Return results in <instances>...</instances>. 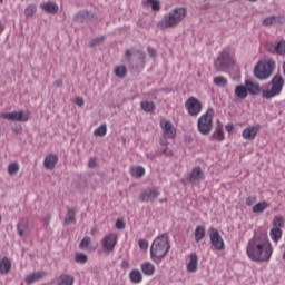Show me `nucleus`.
Wrapping results in <instances>:
<instances>
[{
  "label": "nucleus",
  "instance_id": "5701e85b",
  "mask_svg": "<svg viewBox=\"0 0 285 285\" xmlns=\"http://www.w3.org/2000/svg\"><path fill=\"white\" fill-rule=\"evenodd\" d=\"M225 136H224V129L222 126L216 127L215 131L209 137L210 141H224Z\"/></svg>",
  "mask_w": 285,
  "mask_h": 285
},
{
  "label": "nucleus",
  "instance_id": "0eeeda50",
  "mask_svg": "<svg viewBox=\"0 0 285 285\" xmlns=\"http://www.w3.org/2000/svg\"><path fill=\"white\" fill-rule=\"evenodd\" d=\"M275 70V61L268 60V61H258L257 65L254 68V76L256 79H268L271 75H273V71Z\"/></svg>",
  "mask_w": 285,
  "mask_h": 285
},
{
  "label": "nucleus",
  "instance_id": "79ce46f5",
  "mask_svg": "<svg viewBox=\"0 0 285 285\" xmlns=\"http://www.w3.org/2000/svg\"><path fill=\"white\" fill-rule=\"evenodd\" d=\"M37 12V4H29L24 9V17H32Z\"/></svg>",
  "mask_w": 285,
  "mask_h": 285
},
{
  "label": "nucleus",
  "instance_id": "20e7f679",
  "mask_svg": "<svg viewBox=\"0 0 285 285\" xmlns=\"http://www.w3.org/2000/svg\"><path fill=\"white\" fill-rule=\"evenodd\" d=\"M124 59L127 66L132 70H137L139 66H141V68L146 66V53L139 49H136L134 52L132 50L127 49L125 51Z\"/></svg>",
  "mask_w": 285,
  "mask_h": 285
},
{
  "label": "nucleus",
  "instance_id": "9d476101",
  "mask_svg": "<svg viewBox=\"0 0 285 285\" xmlns=\"http://www.w3.org/2000/svg\"><path fill=\"white\" fill-rule=\"evenodd\" d=\"M204 170H202V167L196 166L190 173L186 174L180 181L181 184H199V181H204Z\"/></svg>",
  "mask_w": 285,
  "mask_h": 285
},
{
  "label": "nucleus",
  "instance_id": "864d4df0",
  "mask_svg": "<svg viewBox=\"0 0 285 285\" xmlns=\"http://www.w3.org/2000/svg\"><path fill=\"white\" fill-rule=\"evenodd\" d=\"M101 41H104V38H96L92 40V42L90 43V46H99V43H101Z\"/></svg>",
  "mask_w": 285,
  "mask_h": 285
},
{
  "label": "nucleus",
  "instance_id": "72a5a7b5",
  "mask_svg": "<svg viewBox=\"0 0 285 285\" xmlns=\"http://www.w3.org/2000/svg\"><path fill=\"white\" fill-rule=\"evenodd\" d=\"M214 86H218V88H226V86H228V79L224 76H217L214 78Z\"/></svg>",
  "mask_w": 285,
  "mask_h": 285
},
{
  "label": "nucleus",
  "instance_id": "603ef678",
  "mask_svg": "<svg viewBox=\"0 0 285 285\" xmlns=\"http://www.w3.org/2000/svg\"><path fill=\"white\" fill-rule=\"evenodd\" d=\"M88 168H97V159L96 158H90L88 160Z\"/></svg>",
  "mask_w": 285,
  "mask_h": 285
},
{
  "label": "nucleus",
  "instance_id": "e2e57ef3",
  "mask_svg": "<svg viewBox=\"0 0 285 285\" xmlns=\"http://www.w3.org/2000/svg\"><path fill=\"white\" fill-rule=\"evenodd\" d=\"M1 32H3V24H1V22H0V35H1Z\"/></svg>",
  "mask_w": 285,
  "mask_h": 285
},
{
  "label": "nucleus",
  "instance_id": "58836bf2",
  "mask_svg": "<svg viewBox=\"0 0 285 285\" xmlns=\"http://www.w3.org/2000/svg\"><path fill=\"white\" fill-rule=\"evenodd\" d=\"M274 52L276 55H285V40H281L274 46Z\"/></svg>",
  "mask_w": 285,
  "mask_h": 285
},
{
  "label": "nucleus",
  "instance_id": "1a4fd4ad",
  "mask_svg": "<svg viewBox=\"0 0 285 285\" xmlns=\"http://www.w3.org/2000/svg\"><path fill=\"white\" fill-rule=\"evenodd\" d=\"M203 108L204 105L196 97L191 96L185 101V109L187 110L189 117H197V115L202 112Z\"/></svg>",
  "mask_w": 285,
  "mask_h": 285
},
{
  "label": "nucleus",
  "instance_id": "338daca9",
  "mask_svg": "<svg viewBox=\"0 0 285 285\" xmlns=\"http://www.w3.org/2000/svg\"><path fill=\"white\" fill-rule=\"evenodd\" d=\"M0 224H1V216H0Z\"/></svg>",
  "mask_w": 285,
  "mask_h": 285
},
{
  "label": "nucleus",
  "instance_id": "c9c22d12",
  "mask_svg": "<svg viewBox=\"0 0 285 285\" xmlns=\"http://www.w3.org/2000/svg\"><path fill=\"white\" fill-rule=\"evenodd\" d=\"M140 108L145 112H153L155 110V102L154 101H141L140 102Z\"/></svg>",
  "mask_w": 285,
  "mask_h": 285
},
{
  "label": "nucleus",
  "instance_id": "f704fd0d",
  "mask_svg": "<svg viewBox=\"0 0 285 285\" xmlns=\"http://www.w3.org/2000/svg\"><path fill=\"white\" fill-rule=\"evenodd\" d=\"M272 240H274L276 244L282 239V229L279 227L273 228L269 232Z\"/></svg>",
  "mask_w": 285,
  "mask_h": 285
},
{
  "label": "nucleus",
  "instance_id": "4be33fe9",
  "mask_svg": "<svg viewBox=\"0 0 285 285\" xmlns=\"http://www.w3.org/2000/svg\"><path fill=\"white\" fill-rule=\"evenodd\" d=\"M245 86H246L247 92H249V95H259V92L262 90L259 87V83H255L250 80H246Z\"/></svg>",
  "mask_w": 285,
  "mask_h": 285
},
{
  "label": "nucleus",
  "instance_id": "7c9ffc66",
  "mask_svg": "<svg viewBox=\"0 0 285 285\" xmlns=\"http://www.w3.org/2000/svg\"><path fill=\"white\" fill-rule=\"evenodd\" d=\"M17 232H18L19 237H23V235H26V233H28V222L21 219L17 224Z\"/></svg>",
  "mask_w": 285,
  "mask_h": 285
},
{
  "label": "nucleus",
  "instance_id": "393cba45",
  "mask_svg": "<svg viewBox=\"0 0 285 285\" xmlns=\"http://www.w3.org/2000/svg\"><path fill=\"white\" fill-rule=\"evenodd\" d=\"M235 95L238 99H246L248 97V89L244 85H238L235 88Z\"/></svg>",
  "mask_w": 285,
  "mask_h": 285
},
{
  "label": "nucleus",
  "instance_id": "3c124183",
  "mask_svg": "<svg viewBox=\"0 0 285 285\" xmlns=\"http://www.w3.org/2000/svg\"><path fill=\"white\" fill-rule=\"evenodd\" d=\"M147 52H148L149 57H151V58L157 57V50L155 48L148 47Z\"/></svg>",
  "mask_w": 285,
  "mask_h": 285
},
{
  "label": "nucleus",
  "instance_id": "69168bd1",
  "mask_svg": "<svg viewBox=\"0 0 285 285\" xmlns=\"http://www.w3.org/2000/svg\"><path fill=\"white\" fill-rule=\"evenodd\" d=\"M49 219H50V216H47L46 222L48 223Z\"/></svg>",
  "mask_w": 285,
  "mask_h": 285
},
{
  "label": "nucleus",
  "instance_id": "473e14b6",
  "mask_svg": "<svg viewBox=\"0 0 285 285\" xmlns=\"http://www.w3.org/2000/svg\"><path fill=\"white\" fill-rule=\"evenodd\" d=\"M116 77L119 79H126V75H128V69H126V66H117L114 70Z\"/></svg>",
  "mask_w": 285,
  "mask_h": 285
},
{
  "label": "nucleus",
  "instance_id": "a19ab883",
  "mask_svg": "<svg viewBox=\"0 0 285 285\" xmlns=\"http://www.w3.org/2000/svg\"><path fill=\"white\" fill-rule=\"evenodd\" d=\"M75 262H77V264H86V262H88V256L83 253H76Z\"/></svg>",
  "mask_w": 285,
  "mask_h": 285
},
{
  "label": "nucleus",
  "instance_id": "f8f14e48",
  "mask_svg": "<svg viewBox=\"0 0 285 285\" xmlns=\"http://www.w3.org/2000/svg\"><path fill=\"white\" fill-rule=\"evenodd\" d=\"M159 195H161V193H159V188H147L139 194V202L153 204L157 202Z\"/></svg>",
  "mask_w": 285,
  "mask_h": 285
},
{
  "label": "nucleus",
  "instance_id": "a211bd4d",
  "mask_svg": "<svg viewBox=\"0 0 285 285\" xmlns=\"http://www.w3.org/2000/svg\"><path fill=\"white\" fill-rule=\"evenodd\" d=\"M58 161L59 156H57V154H49L45 157L43 166L47 168V170H55Z\"/></svg>",
  "mask_w": 285,
  "mask_h": 285
},
{
  "label": "nucleus",
  "instance_id": "8fccbe9b",
  "mask_svg": "<svg viewBox=\"0 0 285 285\" xmlns=\"http://www.w3.org/2000/svg\"><path fill=\"white\" fill-rule=\"evenodd\" d=\"M116 228H118V230H124V228H126V223H124V220H121V219H117Z\"/></svg>",
  "mask_w": 285,
  "mask_h": 285
},
{
  "label": "nucleus",
  "instance_id": "ea45409f",
  "mask_svg": "<svg viewBox=\"0 0 285 285\" xmlns=\"http://www.w3.org/2000/svg\"><path fill=\"white\" fill-rule=\"evenodd\" d=\"M106 132H108V127L106 125H101L95 129L94 135L95 137H105Z\"/></svg>",
  "mask_w": 285,
  "mask_h": 285
},
{
  "label": "nucleus",
  "instance_id": "680f3d73",
  "mask_svg": "<svg viewBox=\"0 0 285 285\" xmlns=\"http://www.w3.org/2000/svg\"><path fill=\"white\" fill-rule=\"evenodd\" d=\"M160 144H161V146H168V142H166L164 140H161Z\"/></svg>",
  "mask_w": 285,
  "mask_h": 285
},
{
  "label": "nucleus",
  "instance_id": "09e8293b",
  "mask_svg": "<svg viewBox=\"0 0 285 285\" xmlns=\"http://www.w3.org/2000/svg\"><path fill=\"white\" fill-rule=\"evenodd\" d=\"M257 202V197L255 196H248L246 199V206H253Z\"/></svg>",
  "mask_w": 285,
  "mask_h": 285
},
{
  "label": "nucleus",
  "instance_id": "37998d69",
  "mask_svg": "<svg viewBox=\"0 0 285 285\" xmlns=\"http://www.w3.org/2000/svg\"><path fill=\"white\" fill-rule=\"evenodd\" d=\"M90 244H92V239L88 236L83 237L82 240L79 244V248L81 250L88 248V246H90Z\"/></svg>",
  "mask_w": 285,
  "mask_h": 285
},
{
  "label": "nucleus",
  "instance_id": "2f4dec72",
  "mask_svg": "<svg viewBox=\"0 0 285 285\" xmlns=\"http://www.w3.org/2000/svg\"><path fill=\"white\" fill-rule=\"evenodd\" d=\"M129 278L131 279L132 284H139V282L144 279V276L139 269H132L129 274Z\"/></svg>",
  "mask_w": 285,
  "mask_h": 285
},
{
  "label": "nucleus",
  "instance_id": "423d86ee",
  "mask_svg": "<svg viewBox=\"0 0 285 285\" xmlns=\"http://www.w3.org/2000/svg\"><path fill=\"white\" fill-rule=\"evenodd\" d=\"M215 116V110L213 108H208L207 111L202 115L197 120V128L200 135L207 137L213 132V117Z\"/></svg>",
  "mask_w": 285,
  "mask_h": 285
},
{
  "label": "nucleus",
  "instance_id": "cd10ccee",
  "mask_svg": "<svg viewBox=\"0 0 285 285\" xmlns=\"http://www.w3.org/2000/svg\"><path fill=\"white\" fill-rule=\"evenodd\" d=\"M75 284V277L72 275L62 274L58 278V285H72Z\"/></svg>",
  "mask_w": 285,
  "mask_h": 285
},
{
  "label": "nucleus",
  "instance_id": "c03bdc74",
  "mask_svg": "<svg viewBox=\"0 0 285 285\" xmlns=\"http://www.w3.org/2000/svg\"><path fill=\"white\" fill-rule=\"evenodd\" d=\"M88 17H90V12L89 11H79L76 14V19H77V21H80V23H83V20L88 19Z\"/></svg>",
  "mask_w": 285,
  "mask_h": 285
},
{
  "label": "nucleus",
  "instance_id": "e433bc0d",
  "mask_svg": "<svg viewBox=\"0 0 285 285\" xmlns=\"http://www.w3.org/2000/svg\"><path fill=\"white\" fill-rule=\"evenodd\" d=\"M146 4L150 6L154 12H159V10H161V2H159V0H146Z\"/></svg>",
  "mask_w": 285,
  "mask_h": 285
},
{
  "label": "nucleus",
  "instance_id": "4d7b16f0",
  "mask_svg": "<svg viewBox=\"0 0 285 285\" xmlns=\"http://www.w3.org/2000/svg\"><path fill=\"white\" fill-rule=\"evenodd\" d=\"M225 130H227V132H233V130H235V126L233 124H228L225 126Z\"/></svg>",
  "mask_w": 285,
  "mask_h": 285
},
{
  "label": "nucleus",
  "instance_id": "412c9836",
  "mask_svg": "<svg viewBox=\"0 0 285 285\" xmlns=\"http://www.w3.org/2000/svg\"><path fill=\"white\" fill-rule=\"evenodd\" d=\"M11 268H12V261H10V258L4 256L0 261V273H1V275H8V273H10Z\"/></svg>",
  "mask_w": 285,
  "mask_h": 285
},
{
  "label": "nucleus",
  "instance_id": "9b49d317",
  "mask_svg": "<svg viewBox=\"0 0 285 285\" xmlns=\"http://www.w3.org/2000/svg\"><path fill=\"white\" fill-rule=\"evenodd\" d=\"M1 119H7V121H21L26 122L30 119V114L28 111H12L3 112L0 115Z\"/></svg>",
  "mask_w": 285,
  "mask_h": 285
},
{
  "label": "nucleus",
  "instance_id": "f3484780",
  "mask_svg": "<svg viewBox=\"0 0 285 285\" xmlns=\"http://www.w3.org/2000/svg\"><path fill=\"white\" fill-rule=\"evenodd\" d=\"M282 23H285V16H282V14L269 16L263 20V26H265V28H271V26H277Z\"/></svg>",
  "mask_w": 285,
  "mask_h": 285
},
{
  "label": "nucleus",
  "instance_id": "c756f323",
  "mask_svg": "<svg viewBox=\"0 0 285 285\" xmlns=\"http://www.w3.org/2000/svg\"><path fill=\"white\" fill-rule=\"evenodd\" d=\"M204 237H206V228L202 225H198L195 229L196 244H199V242H202V239H204Z\"/></svg>",
  "mask_w": 285,
  "mask_h": 285
},
{
  "label": "nucleus",
  "instance_id": "0e129e2a",
  "mask_svg": "<svg viewBox=\"0 0 285 285\" xmlns=\"http://www.w3.org/2000/svg\"><path fill=\"white\" fill-rule=\"evenodd\" d=\"M248 1H250L252 3H255L257 0H248Z\"/></svg>",
  "mask_w": 285,
  "mask_h": 285
},
{
  "label": "nucleus",
  "instance_id": "4c0bfd02",
  "mask_svg": "<svg viewBox=\"0 0 285 285\" xmlns=\"http://www.w3.org/2000/svg\"><path fill=\"white\" fill-rule=\"evenodd\" d=\"M268 206H269L268 203H266V200H264V202H261V203L254 205L252 210H253V213H264L265 209L268 208Z\"/></svg>",
  "mask_w": 285,
  "mask_h": 285
},
{
  "label": "nucleus",
  "instance_id": "aec40b11",
  "mask_svg": "<svg viewBox=\"0 0 285 285\" xmlns=\"http://www.w3.org/2000/svg\"><path fill=\"white\" fill-rule=\"evenodd\" d=\"M77 208L67 207V217L65 218V224L69 226V224H77Z\"/></svg>",
  "mask_w": 285,
  "mask_h": 285
},
{
  "label": "nucleus",
  "instance_id": "de8ad7c7",
  "mask_svg": "<svg viewBox=\"0 0 285 285\" xmlns=\"http://www.w3.org/2000/svg\"><path fill=\"white\" fill-rule=\"evenodd\" d=\"M138 245H139L140 250H148V240L139 239Z\"/></svg>",
  "mask_w": 285,
  "mask_h": 285
},
{
  "label": "nucleus",
  "instance_id": "7ed1b4c3",
  "mask_svg": "<svg viewBox=\"0 0 285 285\" xmlns=\"http://www.w3.org/2000/svg\"><path fill=\"white\" fill-rule=\"evenodd\" d=\"M170 250V240L168 239V235L161 234L156 237L150 247V257L153 262H161L164 257L168 255Z\"/></svg>",
  "mask_w": 285,
  "mask_h": 285
},
{
  "label": "nucleus",
  "instance_id": "b1692460",
  "mask_svg": "<svg viewBox=\"0 0 285 285\" xmlns=\"http://www.w3.org/2000/svg\"><path fill=\"white\" fill-rule=\"evenodd\" d=\"M189 257L190 259L189 263L187 264V271L188 273H195L197 271V262H199V258L195 253H191Z\"/></svg>",
  "mask_w": 285,
  "mask_h": 285
},
{
  "label": "nucleus",
  "instance_id": "5fc2aeb1",
  "mask_svg": "<svg viewBox=\"0 0 285 285\" xmlns=\"http://www.w3.org/2000/svg\"><path fill=\"white\" fill-rule=\"evenodd\" d=\"M120 266L124 271H127V268H130V263H128V261H122Z\"/></svg>",
  "mask_w": 285,
  "mask_h": 285
},
{
  "label": "nucleus",
  "instance_id": "dca6fc26",
  "mask_svg": "<svg viewBox=\"0 0 285 285\" xmlns=\"http://www.w3.org/2000/svg\"><path fill=\"white\" fill-rule=\"evenodd\" d=\"M262 129L261 125H255V126H248L243 130V138L247 139V141H253L257 137V134Z\"/></svg>",
  "mask_w": 285,
  "mask_h": 285
},
{
  "label": "nucleus",
  "instance_id": "bf43d9fd",
  "mask_svg": "<svg viewBox=\"0 0 285 285\" xmlns=\"http://www.w3.org/2000/svg\"><path fill=\"white\" fill-rule=\"evenodd\" d=\"M55 86H57V88H62L63 87V81L62 80H56Z\"/></svg>",
  "mask_w": 285,
  "mask_h": 285
},
{
  "label": "nucleus",
  "instance_id": "bb28decb",
  "mask_svg": "<svg viewBox=\"0 0 285 285\" xmlns=\"http://www.w3.org/2000/svg\"><path fill=\"white\" fill-rule=\"evenodd\" d=\"M41 277H43V273L41 272H35L32 274H29L26 278L24 282L26 284L30 285V284H35V282H39V279H41Z\"/></svg>",
  "mask_w": 285,
  "mask_h": 285
},
{
  "label": "nucleus",
  "instance_id": "6e6d98bb",
  "mask_svg": "<svg viewBox=\"0 0 285 285\" xmlns=\"http://www.w3.org/2000/svg\"><path fill=\"white\" fill-rule=\"evenodd\" d=\"M75 104L81 108L83 106V98L77 97Z\"/></svg>",
  "mask_w": 285,
  "mask_h": 285
},
{
  "label": "nucleus",
  "instance_id": "052dcab7",
  "mask_svg": "<svg viewBox=\"0 0 285 285\" xmlns=\"http://www.w3.org/2000/svg\"><path fill=\"white\" fill-rule=\"evenodd\" d=\"M166 202H168V199H166V198L159 199V204H164Z\"/></svg>",
  "mask_w": 285,
  "mask_h": 285
},
{
  "label": "nucleus",
  "instance_id": "4468645a",
  "mask_svg": "<svg viewBox=\"0 0 285 285\" xmlns=\"http://www.w3.org/2000/svg\"><path fill=\"white\" fill-rule=\"evenodd\" d=\"M209 239L215 250H224L226 248V245L224 244V238H222V235H219V232L217 229H209Z\"/></svg>",
  "mask_w": 285,
  "mask_h": 285
},
{
  "label": "nucleus",
  "instance_id": "6ab92c4d",
  "mask_svg": "<svg viewBox=\"0 0 285 285\" xmlns=\"http://www.w3.org/2000/svg\"><path fill=\"white\" fill-rule=\"evenodd\" d=\"M40 8L48 14H57L59 12V4L56 2H43Z\"/></svg>",
  "mask_w": 285,
  "mask_h": 285
},
{
  "label": "nucleus",
  "instance_id": "c85d7f7f",
  "mask_svg": "<svg viewBox=\"0 0 285 285\" xmlns=\"http://www.w3.org/2000/svg\"><path fill=\"white\" fill-rule=\"evenodd\" d=\"M130 175H131V177L139 179V178L144 177V175H146V169L142 166L131 167Z\"/></svg>",
  "mask_w": 285,
  "mask_h": 285
},
{
  "label": "nucleus",
  "instance_id": "a878e982",
  "mask_svg": "<svg viewBox=\"0 0 285 285\" xmlns=\"http://www.w3.org/2000/svg\"><path fill=\"white\" fill-rule=\"evenodd\" d=\"M141 272L144 273V275L150 277L155 275V265L153 263L146 262L141 265Z\"/></svg>",
  "mask_w": 285,
  "mask_h": 285
},
{
  "label": "nucleus",
  "instance_id": "a18cd8bd",
  "mask_svg": "<svg viewBox=\"0 0 285 285\" xmlns=\"http://www.w3.org/2000/svg\"><path fill=\"white\" fill-rule=\"evenodd\" d=\"M8 173L10 175H17V173H19V165L17 163H10L8 166Z\"/></svg>",
  "mask_w": 285,
  "mask_h": 285
},
{
  "label": "nucleus",
  "instance_id": "ddd939ff",
  "mask_svg": "<svg viewBox=\"0 0 285 285\" xmlns=\"http://www.w3.org/2000/svg\"><path fill=\"white\" fill-rule=\"evenodd\" d=\"M101 246L102 252L106 253V255H109V253L115 252V246H117V234H108L101 239Z\"/></svg>",
  "mask_w": 285,
  "mask_h": 285
},
{
  "label": "nucleus",
  "instance_id": "2eb2a0df",
  "mask_svg": "<svg viewBox=\"0 0 285 285\" xmlns=\"http://www.w3.org/2000/svg\"><path fill=\"white\" fill-rule=\"evenodd\" d=\"M160 128L166 139H175V137H177V129L175 128V126H173V122H170L169 120H160Z\"/></svg>",
  "mask_w": 285,
  "mask_h": 285
},
{
  "label": "nucleus",
  "instance_id": "6e6552de",
  "mask_svg": "<svg viewBox=\"0 0 285 285\" xmlns=\"http://www.w3.org/2000/svg\"><path fill=\"white\" fill-rule=\"evenodd\" d=\"M230 66H233V58L228 51H222L214 62L217 72H226Z\"/></svg>",
  "mask_w": 285,
  "mask_h": 285
},
{
  "label": "nucleus",
  "instance_id": "39448f33",
  "mask_svg": "<svg viewBox=\"0 0 285 285\" xmlns=\"http://www.w3.org/2000/svg\"><path fill=\"white\" fill-rule=\"evenodd\" d=\"M269 86H272L271 89H264L262 91L263 99H273V97L282 95V90H284V77L279 73L275 75L269 81Z\"/></svg>",
  "mask_w": 285,
  "mask_h": 285
},
{
  "label": "nucleus",
  "instance_id": "49530a36",
  "mask_svg": "<svg viewBox=\"0 0 285 285\" xmlns=\"http://www.w3.org/2000/svg\"><path fill=\"white\" fill-rule=\"evenodd\" d=\"M273 224L276 228H284V217L282 216H275Z\"/></svg>",
  "mask_w": 285,
  "mask_h": 285
},
{
  "label": "nucleus",
  "instance_id": "f257e3e1",
  "mask_svg": "<svg viewBox=\"0 0 285 285\" xmlns=\"http://www.w3.org/2000/svg\"><path fill=\"white\" fill-rule=\"evenodd\" d=\"M246 254L250 262H257L258 264L271 262L273 245L266 236H254L247 243Z\"/></svg>",
  "mask_w": 285,
  "mask_h": 285
},
{
  "label": "nucleus",
  "instance_id": "f03ea898",
  "mask_svg": "<svg viewBox=\"0 0 285 285\" xmlns=\"http://www.w3.org/2000/svg\"><path fill=\"white\" fill-rule=\"evenodd\" d=\"M188 11L184 7H177L170 12L166 13L163 19L158 22L157 27L160 30H168V28H177L183 19H186Z\"/></svg>",
  "mask_w": 285,
  "mask_h": 285
},
{
  "label": "nucleus",
  "instance_id": "13d9d810",
  "mask_svg": "<svg viewBox=\"0 0 285 285\" xmlns=\"http://www.w3.org/2000/svg\"><path fill=\"white\" fill-rule=\"evenodd\" d=\"M160 155H165L166 157H168L170 155V151H168V147H165L161 151Z\"/></svg>",
  "mask_w": 285,
  "mask_h": 285
}]
</instances>
